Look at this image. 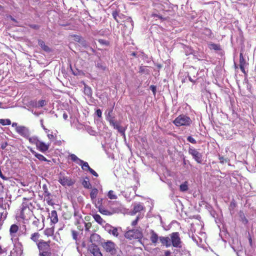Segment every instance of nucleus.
Segmentation results:
<instances>
[{
    "mask_svg": "<svg viewBox=\"0 0 256 256\" xmlns=\"http://www.w3.org/2000/svg\"><path fill=\"white\" fill-rule=\"evenodd\" d=\"M160 240L162 244L166 248L171 246L174 248L178 247L183 243L178 232H173L168 236H160Z\"/></svg>",
    "mask_w": 256,
    "mask_h": 256,
    "instance_id": "1",
    "label": "nucleus"
},
{
    "mask_svg": "<svg viewBox=\"0 0 256 256\" xmlns=\"http://www.w3.org/2000/svg\"><path fill=\"white\" fill-rule=\"evenodd\" d=\"M113 112V108H110L106 112V119L108 120L111 126L114 128L118 130V131L124 136H125V131L126 128L122 127L120 126V122L117 121L115 116L112 114Z\"/></svg>",
    "mask_w": 256,
    "mask_h": 256,
    "instance_id": "2",
    "label": "nucleus"
},
{
    "mask_svg": "<svg viewBox=\"0 0 256 256\" xmlns=\"http://www.w3.org/2000/svg\"><path fill=\"white\" fill-rule=\"evenodd\" d=\"M173 123L176 126H187L190 125L192 123V120L189 116L184 114H180L175 118L173 121Z\"/></svg>",
    "mask_w": 256,
    "mask_h": 256,
    "instance_id": "3",
    "label": "nucleus"
},
{
    "mask_svg": "<svg viewBox=\"0 0 256 256\" xmlns=\"http://www.w3.org/2000/svg\"><path fill=\"white\" fill-rule=\"evenodd\" d=\"M102 246L106 252L112 255H114L117 252L118 248L116 245L111 240H108L102 244Z\"/></svg>",
    "mask_w": 256,
    "mask_h": 256,
    "instance_id": "4",
    "label": "nucleus"
},
{
    "mask_svg": "<svg viewBox=\"0 0 256 256\" xmlns=\"http://www.w3.org/2000/svg\"><path fill=\"white\" fill-rule=\"evenodd\" d=\"M126 238L132 240V239H139L143 237L142 232L138 229H134L127 231L124 234Z\"/></svg>",
    "mask_w": 256,
    "mask_h": 256,
    "instance_id": "5",
    "label": "nucleus"
},
{
    "mask_svg": "<svg viewBox=\"0 0 256 256\" xmlns=\"http://www.w3.org/2000/svg\"><path fill=\"white\" fill-rule=\"evenodd\" d=\"M188 152L190 154L192 158L197 163L201 164L202 163V154L198 150L192 147H190L188 150Z\"/></svg>",
    "mask_w": 256,
    "mask_h": 256,
    "instance_id": "6",
    "label": "nucleus"
},
{
    "mask_svg": "<svg viewBox=\"0 0 256 256\" xmlns=\"http://www.w3.org/2000/svg\"><path fill=\"white\" fill-rule=\"evenodd\" d=\"M50 241L45 242L44 240H40L38 243H37V246L39 250V252H40L50 250Z\"/></svg>",
    "mask_w": 256,
    "mask_h": 256,
    "instance_id": "7",
    "label": "nucleus"
},
{
    "mask_svg": "<svg viewBox=\"0 0 256 256\" xmlns=\"http://www.w3.org/2000/svg\"><path fill=\"white\" fill-rule=\"evenodd\" d=\"M58 182L63 186H72L74 181L72 180V178L68 176H60L58 178Z\"/></svg>",
    "mask_w": 256,
    "mask_h": 256,
    "instance_id": "8",
    "label": "nucleus"
},
{
    "mask_svg": "<svg viewBox=\"0 0 256 256\" xmlns=\"http://www.w3.org/2000/svg\"><path fill=\"white\" fill-rule=\"evenodd\" d=\"M16 132L22 136L28 138L30 137V133L28 128L24 126H18L16 128Z\"/></svg>",
    "mask_w": 256,
    "mask_h": 256,
    "instance_id": "9",
    "label": "nucleus"
},
{
    "mask_svg": "<svg viewBox=\"0 0 256 256\" xmlns=\"http://www.w3.org/2000/svg\"><path fill=\"white\" fill-rule=\"evenodd\" d=\"M175 248L176 249L174 250V252L176 254H179L180 256H188L189 254V252L183 244Z\"/></svg>",
    "mask_w": 256,
    "mask_h": 256,
    "instance_id": "10",
    "label": "nucleus"
},
{
    "mask_svg": "<svg viewBox=\"0 0 256 256\" xmlns=\"http://www.w3.org/2000/svg\"><path fill=\"white\" fill-rule=\"evenodd\" d=\"M124 27L128 28L130 32L134 28V22L130 16H128L124 21Z\"/></svg>",
    "mask_w": 256,
    "mask_h": 256,
    "instance_id": "11",
    "label": "nucleus"
},
{
    "mask_svg": "<svg viewBox=\"0 0 256 256\" xmlns=\"http://www.w3.org/2000/svg\"><path fill=\"white\" fill-rule=\"evenodd\" d=\"M36 148L41 152L44 153L49 148L50 144H46L44 142L39 140L36 143Z\"/></svg>",
    "mask_w": 256,
    "mask_h": 256,
    "instance_id": "12",
    "label": "nucleus"
},
{
    "mask_svg": "<svg viewBox=\"0 0 256 256\" xmlns=\"http://www.w3.org/2000/svg\"><path fill=\"white\" fill-rule=\"evenodd\" d=\"M89 250L94 256H102L97 244H92L89 247Z\"/></svg>",
    "mask_w": 256,
    "mask_h": 256,
    "instance_id": "13",
    "label": "nucleus"
},
{
    "mask_svg": "<svg viewBox=\"0 0 256 256\" xmlns=\"http://www.w3.org/2000/svg\"><path fill=\"white\" fill-rule=\"evenodd\" d=\"M246 65V62L245 59L244 58L243 54L242 52L240 53V68L241 71L244 74H246L244 66Z\"/></svg>",
    "mask_w": 256,
    "mask_h": 256,
    "instance_id": "14",
    "label": "nucleus"
},
{
    "mask_svg": "<svg viewBox=\"0 0 256 256\" xmlns=\"http://www.w3.org/2000/svg\"><path fill=\"white\" fill-rule=\"evenodd\" d=\"M90 241L92 244H98L100 242V236L97 234H92L90 236Z\"/></svg>",
    "mask_w": 256,
    "mask_h": 256,
    "instance_id": "15",
    "label": "nucleus"
},
{
    "mask_svg": "<svg viewBox=\"0 0 256 256\" xmlns=\"http://www.w3.org/2000/svg\"><path fill=\"white\" fill-rule=\"evenodd\" d=\"M38 44L44 51L46 52H52V49L48 46L46 45L44 42L40 39L38 40Z\"/></svg>",
    "mask_w": 256,
    "mask_h": 256,
    "instance_id": "16",
    "label": "nucleus"
},
{
    "mask_svg": "<svg viewBox=\"0 0 256 256\" xmlns=\"http://www.w3.org/2000/svg\"><path fill=\"white\" fill-rule=\"evenodd\" d=\"M190 74L191 76H190L189 74L188 75V80L194 84H196V80H194L192 77L196 78L198 74V72H196V70L193 68L190 70Z\"/></svg>",
    "mask_w": 256,
    "mask_h": 256,
    "instance_id": "17",
    "label": "nucleus"
},
{
    "mask_svg": "<svg viewBox=\"0 0 256 256\" xmlns=\"http://www.w3.org/2000/svg\"><path fill=\"white\" fill-rule=\"evenodd\" d=\"M31 152L40 160L47 162L48 164L51 162L50 160H47L44 156L41 154L36 152L34 150H30Z\"/></svg>",
    "mask_w": 256,
    "mask_h": 256,
    "instance_id": "18",
    "label": "nucleus"
},
{
    "mask_svg": "<svg viewBox=\"0 0 256 256\" xmlns=\"http://www.w3.org/2000/svg\"><path fill=\"white\" fill-rule=\"evenodd\" d=\"M107 228H108L107 231L110 234H112L114 236L117 237L118 236V228H114L112 226L110 225H108Z\"/></svg>",
    "mask_w": 256,
    "mask_h": 256,
    "instance_id": "19",
    "label": "nucleus"
},
{
    "mask_svg": "<svg viewBox=\"0 0 256 256\" xmlns=\"http://www.w3.org/2000/svg\"><path fill=\"white\" fill-rule=\"evenodd\" d=\"M42 190L44 192V194L45 197H48L46 198L47 202L48 204H50V201L51 200L50 199V196H51L50 193L48 192L47 185L46 184H44L42 185Z\"/></svg>",
    "mask_w": 256,
    "mask_h": 256,
    "instance_id": "20",
    "label": "nucleus"
},
{
    "mask_svg": "<svg viewBox=\"0 0 256 256\" xmlns=\"http://www.w3.org/2000/svg\"><path fill=\"white\" fill-rule=\"evenodd\" d=\"M98 211L99 212L102 214H104V215H106V216H110L112 214L114 213V211L112 210V211H110V210H108L106 209L104 206H101L100 208H98Z\"/></svg>",
    "mask_w": 256,
    "mask_h": 256,
    "instance_id": "21",
    "label": "nucleus"
},
{
    "mask_svg": "<svg viewBox=\"0 0 256 256\" xmlns=\"http://www.w3.org/2000/svg\"><path fill=\"white\" fill-rule=\"evenodd\" d=\"M144 206L140 204H136L134 206L132 211V214H134L136 213L143 210Z\"/></svg>",
    "mask_w": 256,
    "mask_h": 256,
    "instance_id": "22",
    "label": "nucleus"
},
{
    "mask_svg": "<svg viewBox=\"0 0 256 256\" xmlns=\"http://www.w3.org/2000/svg\"><path fill=\"white\" fill-rule=\"evenodd\" d=\"M50 220L51 222L54 224H56L58 222V214L56 210H53L51 212Z\"/></svg>",
    "mask_w": 256,
    "mask_h": 256,
    "instance_id": "23",
    "label": "nucleus"
},
{
    "mask_svg": "<svg viewBox=\"0 0 256 256\" xmlns=\"http://www.w3.org/2000/svg\"><path fill=\"white\" fill-rule=\"evenodd\" d=\"M158 239L160 240V237L158 235L154 230H152L150 238L152 242L155 244L158 242Z\"/></svg>",
    "mask_w": 256,
    "mask_h": 256,
    "instance_id": "24",
    "label": "nucleus"
},
{
    "mask_svg": "<svg viewBox=\"0 0 256 256\" xmlns=\"http://www.w3.org/2000/svg\"><path fill=\"white\" fill-rule=\"evenodd\" d=\"M92 216L94 220L100 224L103 225L106 223V222L101 218L98 214H94Z\"/></svg>",
    "mask_w": 256,
    "mask_h": 256,
    "instance_id": "25",
    "label": "nucleus"
},
{
    "mask_svg": "<svg viewBox=\"0 0 256 256\" xmlns=\"http://www.w3.org/2000/svg\"><path fill=\"white\" fill-rule=\"evenodd\" d=\"M208 47L210 50H222L220 44L210 42L208 44Z\"/></svg>",
    "mask_w": 256,
    "mask_h": 256,
    "instance_id": "26",
    "label": "nucleus"
},
{
    "mask_svg": "<svg viewBox=\"0 0 256 256\" xmlns=\"http://www.w3.org/2000/svg\"><path fill=\"white\" fill-rule=\"evenodd\" d=\"M84 94L88 96L91 97L92 96V90L90 86H88L86 84H84Z\"/></svg>",
    "mask_w": 256,
    "mask_h": 256,
    "instance_id": "27",
    "label": "nucleus"
},
{
    "mask_svg": "<svg viewBox=\"0 0 256 256\" xmlns=\"http://www.w3.org/2000/svg\"><path fill=\"white\" fill-rule=\"evenodd\" d=\"M77 164L82 166V168L84 170L88 171V169L90 168L88 163L87 162H84L82 160L80 161V162H77Z\"/></svg>",
    "mask_w": 256,
    "mask_h": 256,
    "instance_id": "28",
    "label": "nucleus"
},
{
    "mask_svg": "<svg viewBox=\"0 0 256 256\" xmlns=\"http://www.w3.org/2000/svg\"><path fill=\"white\" fill-rule=\"evenodd\" d=\"M82 185L84 188L90 189L92 188L91 184L90 182L89 178L86 177L82 182Z\"/></svg>",
    "mask_w": 256,
    "mask_h": 256,
    "instance_id": "29",
    "label": "nucleus"
},
{
    "mask_svg": "<svg viewBox=\"0 0 256 256\" xmlns=\"http://www.w3.org/2000/svg\"><path fill=\"white\" fill-rule=\"evenodd\" d=\"M54 232V227L46 228L44 231V234L48 236H52Z\"/></svg>",
    "mask_w": 256,
    "mask_h": 256,
    "instance_id": "30",
    "label": "nucleus"
},
{
    "mask_svg": "<svg viewBox=\"0 0 256 256\" xmlns=\"http://www.w3.org/2000/svg\"><path fill=\"white\" fill-rule=\"evenodd\" d=\"M18 229V227L16 224H12L10 228V232L11 236H13L14 234H16Z\"/></svg>",
    "mask_w": 256,
    "mask_h": 256,
    "instance_id": "31",
    "label": "nucleus"
},
{
    "mask_svg": "<svg viewBox=\"0 0 256 256\" xmlns=\"http://www.w3.org/2000/svg\"><path fill=\"white\" fill-rule=\"evenodd\" d=\"M202 34L206 36L209 38L212 37V30L208 28H204L203 30Z\"/></svg>",
    "mask_w": 256,
    "mask_h": 256,
    "instance_id": "32",
    "label": "nucleus"
},
{
    "mask_svg": "<svg viewBox=\"0 0 256 256\" xmlns=\"http://www.w3.org/2000/svg\"><path fill=\"white\" fill-rule=\"evenodd\" d=\"M79 44L84 48H89V43L84 38Z\"/></svg>",
    "mask_w": 256,
    "mask_h": 256,
    "instance_id": "33",
    "label": "nucleus"
},
{
    "mask_svg": "<svg viewBox=\"0 0 256 256\" xmlns=\"http://www.w3.org/2000/svg\"><path fill=\"white\" fill-rule=\"evenodd\" d=\"M98 193V190L96 188H94L92 190L90 194V196L92 200H94L96 198Z\"/></svg>",
    "mask_w": 256,
    "mask_h": 256,
    "instance_id": "34",
    "label": "nucleus"
},
{
    "mask_svg": "<svg viewBox=\"0 0 256 256\" xmlns=\"http://www.w3.org/2000/svg\"><path fill=\"white\" fill-rule=\"evenodd\" d=\"M118 13L119 11L117 10H114L112 12V16L114 20L117 23H120V20H118Z\"/></svg>",
    "mask_w": 256,
    "mask_h": 256,
    "instance_id": "35",
    "label": "nucleus"
},
{
    "mask_svg": "<svg viewBox=\"0 0 256 256\" xmlns=\"http://www.w3.org/2000/svg\"><path fill=\"white\" fill-rule=\"evenodd\" d=\"M180 190L182 192H186L188 190V182H185L184 183L180 185Z\"/></svg>",
    "mask_w": 256,
    "mask_h": 256,
    "instance_id": "36",
    "label": "nucleus"
},
{
    "mask_svg": "<svg viewBox=\"0 0 256 256\" xmlns=\"http://www.w3.org/2000/svg\"><path fill=\"white\" fill-rule=\"evenodd\" d=\"M40 236V234L38 232H35L32 234L31 240L34 242H37L38 241V239Z\"/></svg>",
    "mask_w": 256,
    "mask_h": 256,
    "instance_id": "37",
    "label": "nucleus"
},
{
    "mask_svg": "<svg viewBox=\"0 0 256 256\" xmlns=\"http://www.w3.org/2000/svg\"><path fill=\"white\" fill-rule=\"evenodd\" d=\"M0 124L2 126H8L11 124V121L9 119H0Z\"/></svg>",
    "mask_w": 256,
    "mask_h": 256,
    "instance_id": "38",
    "label": "nucleus"
},
{
    "mask_svg": "<svg viewBox=\"0 0 256 256\" xmlns=\"http://www.w3.org/2000/svg\"><path fill=\"white\" fill-rule=\"evenodd\" d=\"M70 157L71 159V160L73 162H80V161L82 160L78 158L74 154H70Z\"/></svg>",
    "mask_w": 256,
    "mask_h": 256,
    "instance_id": "39",
    "label": "nucleus"
},
{
    "mask_svg": "<svg viewBox=\"0 0 256 256\" xmlns=\"http://www.w3.org/2000/svg\"><path fill=\"white\" fill-rule=\"evenodd\" d=\"M28 208V204L26 202H23L21 205V214H23L24 210Z\"/></svg>",
    "mask_w": 256,
    "mask_h": 256,
    "instance_id": "40",
    "label": "nucleus"
},
{
    "mask_svg": "<svg viewBox=\"0 0 256 256\" xmlns=\"http://www.w3.org/2000/svg\"><path fill=\"white\" fill-rule=\"evenodd\" d=\"M74 216L76 217L77 222L79 223V220L80 219L82 218V215L80 214L78 211L76 210H74Z\"/></svg>",
    "mask_w": 256,
    "mask_h": 256,
    "instance_id": "41",
    "label": "nucleus"
},
{
    "mask_svg": "<svg viewBox=\"0 0 256 256\" xmlns=\"http://www.w3.org/2000/svg\"><path fill=\"white\" fill-rule=\"evenodd\" d=\"M108 196L111 200H114L117 198V196L114 194V191L110 190L108 192Z\"/></svg>",
    "mask_w": 256,
    "mask_h": 256,
    "instance_id": "42",
    "label": "nucleus"
},
{
    "mask_svg": "<svg viewBox=\"0 0 256 256\" xmlns=\"http://www.w3.org/2000/svg\"><path fill=\"white\" fill-rule=\"evenodd\" d=\"M98 42L100 44H101L102 45H104L106 46H110V42L109 41L106 40H104L103 39H98Z\"/></svg>",
    "mask_w": 256,
    "mask_h": 256,
    "instance_id": "43",
    "label": "nucleus"
},
{
    "mask_svg": "<svg viewBox=\"0 0 256 256\" xmlns=\"http://www.w3.org/2000/svg\"><path fill=\"white\" fill-rule=\"evenodd\" d=\"M52 254L50 250L40 252H39V256H50Z\"/></svg>",
    "mask_w": 256,
    "mask_h": 256,
    "instance_id": "44",
    "label": "nucleus"
},
{
    "mask_svg": "<svg viewBox=\"0 0 256 256\" xmlns=\"http://www.w3.org/2000/svg\"><path fill=\"white\" fill-rule=\"evenodd\" d=\"M240 216L244 224H246L248 222V220L246 219L244 216V214L243 212L240 213Z\"/></svg>",
    "mask_w": 256,
    "mask_h": 256,
    "instance_id": "45",
    "label": "nucleus"
},
{
    "mask_svg": "<svg viewBox=\"0 0 256 256\" xmlns=\"http://www.w3.org/2000/svg\"><path fill=\"white\" fill-rule=\"evenodd\" d=\"M72 36L74 38V41H76L78 43L80 42L81 40L83 38L82 36H78V35H76V34H74Z\"/></svg>",
    "mask_w": 256,
    "mask_h": 256,
    "instance_id": "46",
    "label": "nucleus"
},
{
    "mask_svg": "<svg viewBox=\"0 0 256 256\" xmlns=\"http://www.w3.org/2000/svg\"><path fill=\"white\" fill-rule=\"evenodd\" d=\"M28 138L29 142L30 143L35 144L36 146V143H38V142H39V140H38V138Z\"/></svg>",
    "mask_w": 256,
    "mask_h": 256,
    "instance_id": "47",
    "label": "nucleus"
},
{
    "mask_svg": "<svg viewBox=\"0 0 256 256\" xmlns=\"http://www.w3.org/2000/svg\"><path fill=\"white\" fill-rule=\"evenodd\" d=\"M102 201H103L102 198H98L97 203L96 204V208H98L103 206Z\"/></svg>",
    "mask_w": 256,
    "mask_h": 256,
    "instance_id": "48",
    "label": "nucleus"
},
{
    "mask_svg": "<svg viewBox=\"0 0 256 256\" xmlns=\"http://www.w3.org/2000/svg\"><path fill=\"white\" fill-rule=\"evenodd\" d=\"M46 104L45 100H40L38 101V105L37 106L38 108H42L46 106Z\"/></svg>",
    "mask_w": 256,
    "mask_h": 256,
    "instance_id": "49",
    "label": "nucleus"
},
{
    "mask_svg": "<svg viewBox=\"0 0 256 256\" xmlns=\"http://www.w3.org/2000/svg\"><path fill=\"white\" fill-rule=\"evenodd\" d=\"M72 238H74V240L76 241L78 240V232L74 230H72Z\"/></svg>",
    "mask_w": 256,
    "mask_h": 256,
    "instance_id": "50",
    "label": "nucleus"
},
{
    "mask_svg": "<svg viewBox=\"0 0 256 256\" xmlns=\"http://www.w3.org/2000/svg\"><path fill=\"white\" fill-rule=\"evenodd\" d=\"M152 17H154V18L156 17V18H158L159 19H160V20H162V21H164V20H166V18H163V17L162 16L160 15V14H152Z\"/></svg>",
    "mask_w": 256,
    "mask_h": 256,
    "instance_id": "51",
    "label": "nucleus"
},
{
    "mask_svg": "<svg viewBox=\"0 0 256 256\" xmlns=\"http://www.w3.org/2000/svg\"><path fill=\"white\" fill-rule=\"evenodd\" d=\"M28 26L34 30H39L40 28V26L35 24H28Z\"/></svg>",
    "mask_w": 256,
    "mask_h": 256,
    "instance_id": "52",
    "label": "nucleus"
},
{
    "mask_svg": "<svg viewBox=\"0 0 256 256\" xmlns=\"http://www.w3.org/2000/svg\"><path fill=\"white\" fill-rule=\"evenodd\" d=\"M187 140L193 144H196V141L195 139H194L191 136H188L187 138Z\"/></svg>",
    "mask_w": 256,
    "mask_h": 256,
    "instance_id": "53",
    "label": "nucleus"
},
{
    "mask_svg": "<svg viewBox=\"0 0 256 256\" xmlns=\"http://www.w3.org/2000/svg\"><path fill=\"white\" fill-rule=\"evenodd\" d=\"M96 66L102 70H105L106 68L105 66H103L102 62H98L96 64Z\"/></svg>",
    "mask_w": 256,
    "mask_h": 256,
    "instance_id": "54",
    "label": "nucleus"
},
{
    "mask_svg": "<svg viewBox=\"0 0 256 256\" xmlns=\"http://www.w3.org/2000/svg\"><path fill=\"white\" fill-rule=\"evenodd\" d=\"M236 206V204L234 200L232 201L230 206V209H234Z\"/></svg>",
    "mask_w": 256,
    "mask_h": 256,
    "instance_id": "55",
    "label": "nucleus"
},
{
    "mask_svg": "<svg viewBox=\"0 0 256 256\" xmlns=\"http://www.w3.org/2000/svg\"><path fill=\"white\" fill-rule=\"evenodd\" d=\"M92 174L93 176H96V177H98V174L93 170L92 169V168H90V169H88V170Z\"/></svg>",
    "mask_w": 256,
    "mask_h": 256,
    "instance_id": "56",
    "label": "nucleus"
},
{
    "mask_svg": "<svg viewBox=\"0 0 256 256\" xmlns=\"http://www.w3.org/2000/svg\"><path fill=\"white\" fill-rule=\"evenodd\" d=\"M150 89L152 92L154 94H156V87L154 85H152L150 86Z\"/></svg>",
    "mask_w": 256,
    "mask_h": 256,
    "instance_id": "57",
    "label": "nucleus"
},
{
    "mask_svg": "<svg viewBox=\"0 0 256 256\" xmlns=\"http://www.w3.org/2000/svg\"><path fill=\"white\" fill-rule=\"evenodd\" d=\"M118 11H119V13H118V18H120V19H126V18H128V16H125L124 14H120V10H118Z\"/></svg>",
    "mask_w": 256,
    "mask_h": 256,
    "instance_id": "58",
    "label": "nucleus"
},
{
    "mask_svg": "<svg viewBox=\"0 0 256 256\" xmlns=\"http://www.w3.org/2000/svg\"><path fill=\"white\" fill-rule=\"evenodd\" d=\"M219 160H220V162L222 164H224L227 162V160L222 156H219Z\"/></svg>",
    "mask_w": 256,
    "mask_h": 256,
    "instance_id": "59",
    "label": "nucleus"
},
{
    "mask_svg": "<svg viewBox=\"0 0 256 256\" xmlns=\"http://www.w3.org/2000/svg\"><path fill=\"white\" fill-rule=\"evenodd\" d=\"M96 114L98 118L102 117V112L100 109H98L96 112Z\"/></svg>",
    "mask_w": 256,
    "mask_h": 256,
    "instance_id": "60",
    "label": "nucleus"
},
{
    "mask_svg": "<svg viewBox=\"0 0 256 256\" xmlns=\"http://www.w3.org/2000/svg\"><path fill=\"white\" fill-rule=\"evenodd\" d=\"M40 124H41V126H42V128H43V129L45 130V132H49V130H48V129L46 128H45V126H44V124H43V120H42V119L40 120Z\"/></svg>",
    "mask_w": 256,
    "mask_h": 256,
    "instance_id": "61",
    "label": "nucleus"
},
{
    "mask_svg": "<svg viewBox=\"0 0 256 256\" xmlns=\"http://www.w3.org/2000/svg\"><path fill=\"white\" fill-rule=\"evenodd\" d=\"M40 223L39 220L36 218V220L33 221L32 224L38 227V224Z\"/></svg>",
    "mask_w": 256,
    "mask_h": 256,
    "instance_id": "62",
    "label": "nucleus"
},
{
    "mask_svg": "<svg viewBox=\"0 0 256 256\" xmlns=\"http://www.w3.org/2000/svg\"><path fill=\"white\" fill-rule=\"evenodd\" d=\"M138 220H139V217L137 216L136 219L132 222V226H135L136 225L138 224Z\"/></svg>",
    "mask_w": 256,
    "mask_h": 256,
    "instance_id": "63",
    "label": "nucleus"
},
{
    "mask_svg": "<svg viewBox=\"0 0 256 256\" xmlns=\"http://www.w3.org/2000/svg\"><path fill=\"white\" fill-rule=\"evenodd\" d=\"M8 144L6 142H3L1 145V148L4 150L8 146Z\"/></svg>",
    "mask_w": 256,
    "mask_h": 256,
    "instance_id": "64",
    "label": "nucleus"
}]
</instances>
